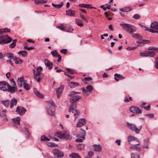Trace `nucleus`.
<instances>
[{
    "instance_id": "nucleus-39",
    "label": "nucleus",
    "mask_w": 158,
    "mask_h": 158,
    "mask_svg": "<svg viewBox=\"0 0 158 158\" xmlns=\"http://www.w3.org/2000/svg\"><path fill=\"white\" fill-rule=\"evenodd\" d=\"M77 24L79 26L82 27L83 26V24L82 23L81 21L79 19H76Z\"/></svg>"
},
{
    "instance_id": "nucleus-17",
    "label": "nucleus",
    "mask_w": 158,
    "mask_h": 158,
    "mask_svg": "<svg viewBox=\"0 0 158 158\" xmlns=\"http://www.w3.org/2000/svg\"><path fill=\"white\" fill-rule=\"evenodd\" d=\"M64 86L63 85H60L59 87L56 89V93L57 97L59 98L60 97L62 92L64 89Z\"/></svg>"
},
{
    "instance_id": "nucleus-28",
    "label": "nucleus",
    "mask_w": 158,
    "mask_h": 158,
    "mask_svg": "<svg viewBox=\"0 0 158 158\" xmlns=\"http://www.w3.org/2000/svg\"><path fill=\"white\" fill-rule=\"evenodd\" d=\"M66 14L71 16H73L75 15V11L70 10L68 11H66Z\"/></svg>"
},
{
    "instance_id": "nucleus-44",
    "label": "nucleus",
    "mask_w": 158,
    "mask_h": 158,
    "mask_svg": "<svg viewBox=\"0 0 158 158\" xmlns=\"http://www.w3.org/2000/svg\"><path fill=\"white\" fill-rule=\"evenodd\" d=\"M6 57L10 59H13L14 58V55L12 53H8L6 55Z\"/></svg>"
},
{
    "instance_id": "nucleus-46",
    "label": "nucleus",
    "mask_w": 158,
    "mask_h": 158,
    "mask_svg": "<svg viewBox=\"0 0 158 158\" xmlns=\"http://www.w3.org/2000/svg\"><path fill=\"white\" fill-rule=\"evenodd\" d=\"M138 143H136V144L132 145L130 147V148L131 149L135 150L137 146L138 145H139L140 144L139 142L138 141Z\"/></svg>"
},
{
    "instance_id": "nucleus-29",
    "label": "nucleus",
    "mask_w": 158,
    "mask_h": 158,
    "mask_svg": "<svg viewBox=\"0 0 158 158\" xmlns=\"http://www.w3.org/2000/svg\"><path fill=\"white\" fill-rule=\"evenodd\" d=\"M14 60L16 64H21L23 63V61L20 58L15 57L14 58Z\"/></svg>"
},
{
    "instance_id": "nucleus-4",
    "label": "nucleus",
    "mask_w": 158,
    "mask_h": 158,
    "mask_svg": "<svg viewBox=\"0 0 158 158\" xmlns=\"http://www.w3.org/2000/svg\"><path fill=\"white\" fill-rule=\"evenodd\" d=\"M57 136L60 139L66 140H70L72 136L70 135L68 131H64L63 132L60 131L57 133Z\"/></svg>"
},
{
    "instance_id": "nucleus-19",
    "label": "nucleus",
    "mask_w": 158,
    "mask_h": 158,
    "mask_svg": "<svg viewBox=\"0 0 158 158\" xmlns=\"http://www.w3.org/2000/svg\"><path fill=\"white\" fill-rule=\"evenodd\" d=\"M44 64L46 66L48 67L49 69H51L53 67V63L48 60H44Z\"/></svg>"
},
{
    "instance_id": "nucleus-14",
    "label": "nucleus",
    "mask_w": 158,
    "mask_h": 158,
    "mask_svg": "<svg viewBox=\"0 0 158 158\" xmlns=\"http://www.w3.org/2000/svg\"><path fill=\"white\" fill-rule=\"evenodd\" d=\"M130 110L131 112L133 113L136 114H141V110H139V108L135 106L130 107Z\"/></svg>"
},
{
    "instance_id": "nucleus-3",
    "label": "nucleus",
    "mask_w": 158,
    "mask_h": 158,
    "mask_svg": "<svg viewBox=\"0 0 158 158\" xmlns=\"http://www.w3.org/2000/svg\"><path fill=\"white\" fill-rule=\"evenodd\" d=\"M42 69L41 67L39 66L37 68H35L33 70L34 74V78L38 82L40 81L42 78L41 75H44L43 73H41Z\"/></svg>"
},
{
    "instance_id": "nucleus-35",
    "label": "nucleus",
    "mask_w": 158,
    "mask_h": 158,
    "mask_svg": "<svg viewBox=\"0 0 158 158\" xmlns=\"http://www.w3.org/2000/svg\"><path fill=\"white\" fill-rule=\"evenodd\" d=\"M52 5L54 7L56 8L60 9L63 6V3L61 2L60 4H55L53 3H52Z\"/></svg>"
},
{
    "instance_id": "nucleus-48",
    "label": "nucleus",
    "mask_w": 158,
    "mask_h": 158,
    "mask_svg": "<svg viewBox=\"0 0 158 158\" xmlns=\"http://www.w3.org/2000/svg\"><path fill=\"white\" fill-rule=\"evenodd\" d=\"M66 69L68 72L72 74H74L75 73V71L73 69H70L67 68Z\"/></svg>"
},
{
    "instance_id": "nucleus-16",
    "label": "nucleus",
    "mask_w": 158,
    "mask_h": 158,
    "mask_svg": "<svg viewBox=\"0 0 158 158\" xmlns=\"http://www.w3.org/2000/svg\"><path fill=\"white\" fill-rule=\"evenodd\" d=\"M86 120L84 118L79 120L77 124V127H80L84 125L86 123Z\"/></svg>"
},
{
    "instance_id": "nucleus-49",
    "label": "nucleus",
    "mask_w": 158,
    "mask_h": 158,
    "mask_svg": "<svg viewBox=\"0 0 158 158\" xmlns=\"http://www.w3.org/2000/svg\"><path fill=\"white\" fill-rule=\"evenodd\" d=\"M80 15L81 18L82 20H85L86 22H88V20L83 15L81 14V13H80Z\"/></svg>"
},
{
    "instance_id": "nucleus-53",
    "label": "nucleus",
    "mask_w": 158,
    "mask_h": 158,
    "mask_svg": "<svg viewBox=\"0 0 158 158\" xmlns=\"http://www.w3.org/2000/svg\"><path fill=\"white\" fill-rule=\"evenodd\" d=\"M140 17V16L138 14H135L133 16V18L135 19H137L139 18Z\"/></svg>"
},
{
    "instance_id": "nucleus-11",
    "label": "nucleus",
    "mask_w": 158,
    "mask_h": 158,
    "mask_svg": "<svg viewBox=\"0 0 158 158\" xmlns=\"http://www.w3.org/2000/svg\"><path fill=\"white\" fill-rule=\"evenodd\" d=\"M8 83L5 81H0V90L3 91H6Z\"/></svg>"
},
{
    "instance_id": "nucleus-58",
    "label": "nucleus",
    "mask_w": 158,
    "mask_h": 158,
    "mask_svg": "<svg viewBox=\"0 0 158 158\" xmlns=\"http://www.w3.org/2000/svg\"><path fill=\"white\" fill-rule=\"evenodd\" d=\"M146 116H148L150 118H152L154 117V115L153 114H145Z\"/></svg>"
},
{
    "instance_id": "nucleus-33",
    "label": "nucleus",
    "mask_w": 158,
    "mask_h": 158,
    "mask_svg": "<svg viewBox=\"0 0 158 158\" xmlns=\"http://www.w3.org/2000/svg\"><path fill=\"white\" fill-rule=\"evenodd\" d=\"M49 104L48 105L50 106V107L52 108H54L55 107V105L54 102L52 100L48 101L47 102Z\"/></svg>"
},
{
    "instance_id": "nucleus-7",
    "label": "nucleus",
    "mask_w": 158,
    "mask_h": 158,
    "mask_svg": "<svg viewBox=\"0 0 158 158\" xmlns=\"http://www.w3.org/2000/svg\"><path fill=\"white\" fill-rule=\"evenodd\" d=\"M12 39L7 35L0 36V44H7L11 42Z\"/></svg>"
},
{
    "instance_id": "nucleus-56",
    "label": "nucleus",
    "mask_w": 158,
    "mask_h": 158,
    "mask_svg": "<svg viewBox=\"0 0 158 158\" xmlns=\"http://www.w3.org/2000/svg\"><path fill=\"white\" fill-rule=\"evenodd\" d=\"M84 80L87 81H89L92 80V78L90 77H86L84 78Z\"/></svg>"
},
{
    "instance_id": "nucleus-32",
    "label": "nucleus",
    "mask_w": 158,
    "mask_h": 158,
    "mask_svg": "<svg viewBox=\"0 0 158 158\" xmlns=\"http://www.w3.org/2000/svg\"><path fill=\"white\" fill-rule=\"evenodd\" d=\"M139 25L142 28V29L145 31H148L150 32L153 31L152 30V29H150L147 28L144 25L141 24H139Z\"/></svg>"
},
{
    "instance_id": "nucleus-27",
    "label": "nucleus",
    "mask_w": 158,
    "mask_h": 158,
    "mask_svg": "<svg viewBox=\"0 0 158 158\" xmlns=\"http://www.w3.org/2000/svg\"><path fill=\"white\" fill-rule=\"evenodd\" d=\"M69 86L71 88H74L79 85V84L76 82H71L69 83Z\"/></svg>"
},
{
    "instance_id": "nucleus-9",
    "label": "nucleus",
    "mask_w": 158,
    "mask_h": 158,
    "mask_svg": "<svg viewBox=\"0 0 158 158\" xmlns=\"http://www.w3.org/2000/svg\"><path fill=\"white\" fill-rule=\"evenodd\" d=\"M139 55L141 56H150L151 57H153L155 55V52L154 51H145L143 52H140Z\"/></svg>"
},
{
    "instance_id": "nucleus-2",
    "label": "nucleus",
    "mask_w": 158,
    "mask_h": 158,
    "mask_svg": "<svg viewBox=\"0 0 158 158\" xmlns=\"http://www.w3.org/2000/svg\"><path fill=\"white\" fill-rule=\"evenodd\" d=\"M120 25L123 29H125L127 31L131 34L132 36L135 38L140 40L142 39V36L139 34H134L136 31V28L133 25L125 23H120Z\"/></svg>"
},
{
    "instance_id": "nucleus-57",
    "label": "nucleus",
    "mask_w": 158,
    "mask_h": 158,
    "mask_svg": "<svg viewBox=\"0 0 158 158\" xmlns=\"http://www.w3.org/2000/svg\"><path fill=\"white\" fill-rule=\"evenodd\" d=\"M93 152L92 151H89L88 153V155L90 158L93 156Z\"/></svg>"
},
{
    "instance_id": "nucleus-24",
    "label": "nucleus",
    "mask_w": 158,
    "mask_h": 158,
    "mask_svg": "<svg viewBox=\"0 0 158 158\" xmlns=\"http://www.w3.org/2000/svg\"><path fill=\"white\" fill-rule=\"evenodd\" d=\"M86 134L85 131L82 129H81L78 134L79 136L81 138L85 139Z\"/></svg>"
},
{
    "instance_id": "nucleus-31",
    "label": "nucleus",
    "mask_w": 158,
    "mask_h": 158,
    "mask_svg": "<svg viewBox=\"0 0 158 158\" xmlns=\"http://www.w3.org/2000/svg\"><path fill=\"white\" fill-rule=\"evenodd\" d=\"M18 54H20L23 57H26L27 56V53L26 50L20 51H19L18 53Z\"/></svg>"
},
{
    "instance_id": "nucleus-60",
    "label": "nucleus",
    "mask_w": 158,
    "mask_h": 158,
    "mask_svg": "<svg viewBox=\"0 0 158 158\" xmlns=\"http://www.w3.org/2000/svg\"><path fill=\"white\" fill-rule=\"evenodd\" d=\"M108 28L111 31H113L114 30L112 24L110 25L108 27Z\"/></svg>"
},
{
    "instance_id": "nucleus-26",
    "label": "nucleus",
    "mask_w": 158,
    "mask_h": 158,
    "mask_svg": "<svg viewBox=\"0 0 158 158\" xmlns=\"http://www.w3.org/2000/svg\"><path fill=\"white\" fill-rule=\"evenodd\" d=\"M12 120L13 123L16 125H19L20 118L19 117H18L15 118H13Z\"/></svg>"
},
{
    "instance_id": "nucleus-45",
    "label": "nucleus",
    "mask_w": 158,
    "mask_h": 158,
    "mask_svg": "<svg viewBox=\"0 0 158 158\" xmlns=\"http://www.w3.org/2000/svg\"><path fill=\"white\" fill-rule=\"evenodd\" d=\"M86 89L88 91H91L93 90V86L91 85H89L86 86Z\"/></svg>"
},
{
    "instance_id": "nucleus-40",
    "label": "nucleus",
    "mask_w": 158,
    "mask_h": 158,
    "mask_svg": "<svg viewBox=\"0 0 158 158\" xmlns=\"http://www.w3.org/2000/svg\"><path fill=\"white\" fill-rule=\"evenodd\" d=\"M51 53L53 56L55 57H57L58 55H59V54L57 52L56 50L52 51Z\"/></svg>"
},
{
    "instance_id": "nucleus-36",
    "label": "nucleus",
    "mask_w": 158,
    "mask_h": 158,
    "mask_svg": "<svg viewBox=\"0 0 158 158\" xmlns=\"http://www.w3.org/2000/svg\"><path fill=\"white\" fill-rule=\"evenodd\" d=\"M23 85L24 89L27 90L30 89L31 87V86L30 85L26 83H23Z\"/></svg>"
},
{
    "instance_id": "nucleus-20",
    "label": "nucleus",
    "mask_w": 158,
    "mask_h": 158,
    "mask_svg": "<svg viewBox=\"0 0 158 158\" xmlns=\"http://www.w3.org/2000/svg\"><path fill=\"white\" fill-rule=\"evenodd\" d=\"M24 83V80L23 77H21L18 78L17 84L19 86L21 87L23 85V83Z\"/></svg>"
},
{
    "instance_id": "nucleus-6",
    "label": "nucleus",
    "mask_w": 158,
    "mask_h": 158,
    "mask_svg": "<svg viewBox=\"0 0 158 158\" xmlns=\"http://www.w3.org/2000/svg\"><path fill=\"white\" fill-rule=\"evenodd\" d=\"M127 127L129 129L132 131H134L137 134L139 132L142 128V125L140 126L138 128L135 124L132 123H130L128 122L127 123Z\"/></svg>"
},
{
    "instance_id": "nucleus-47",
    "label": "nucleus",
    "mask_w": 158,
    "mask_h": 158,
    "mask_svg": "<svg viewBox=\"0 0 158 158\" xmlns=\"http://www.w3.org/2000/svg\"><path fill=\"white\" fill-rule=\"evenodd\" d=\"M25 134L26 135L27 137H29L30 136V133L29 131L28 130L27 128L26 127L25 128Z\"/></svg>"
},
{
    "instance_id": "nucleus-8",
    "label": "nucleus",
    "mask_w": 158,
    "mask_h": 158,
    "mask_svg": "<svg viewBox=\"0 0 158 158\" xmlns=\"http://www.w3.org/2000/svg\"><path fill=\"white\" fill-rule=\"evenodd\" d=\"M150 29H152V33H157L158 34V22L154 21L151 23L150 26Z\"/></svg>"
},
{
    "instance_id": "nucleus-55",
    "label": "nucleus",
    "mask_w": 158,
    "mask_h": 158,
    "mask_svg": "<svg viewBox=\"0 0 158 158\" xmlns=\"http://www.w3.org/2000/svg\"><path fill=\"white\" fill-rule=\"evenodd\" d=\"M136 48V47H128L126 48V49L128 50H134Z\"/></svg>"
},
{
    "instance_id": "nucleus-37",
    "label": "nucleus",
    "mask_w": 158,
    "mask_h": 158,
    "mask_svg": "<svg viewBox=\"0 0 158 158\" xmlns=\"http://www.w3.org/2000/svg\"><path fill=\"white\" fill-rule=\"evenodd\" d=\"M137 43L140 44H149L150 43V41L148 40H142L140 41H137Z\"/></svg>"
},
{
    "instance_id": "nucleus-43",
    "label": "nucleus",
    "mask_w": 158,
    "mask_h": 158,
    "mask_svg": "<svg viewBox=\"0 0 158 158\" xmlns=\"http://www.w3.org/2000/svg\"><path fill=\"white\" fill-rule=\"evenodd\" d=\"M40 139L42 141H49L50 139H49L45 135H43L41 136L40 138Z\"/></svg>"
},
{
    "instance_id": "nucleus-10",
    "label": "nucleus",
    "mask_w": 158,
    "mask_h": 158,
    "mask_svg": "<svg viewBox=\"0 0 158 158\" xmlns=\"http://www.w3.org/2000/svg\"><path fill=\"white\" fill-rule=\"evenodd\" d=\"M52 152L54 155L57 157H61L64 156L63 152L58 149L54 148L52 150Z\"/></svg>"
},
{
    "instance_id": "nucleus-52",
    "label": "nucleus",
    "mask_w": 158,
    "mask_h": 158,
    "mask_svg": "<svg viewBox=\"0 0 158 158\" xmlns=\"http://www.w3.org/2000/svg\"><path fill=\"white\" fill-rule=\"evenodd\" d=\"M1 115L0 116L1 117H6V111L4 110H3L1 112Z\"/></svg>"
},
{
    "instance_id": "nucleus-64",
    "label": "nucleus",
    "mask_w": 158,
    "mask_h": 158,
    "mask_svg": "<svg viewBox=\"0 0 158 158\" xmlns=\"http://www.w3.org/2000/svg\"><path fill=\"white\" fill-rule=\"evenodd\" d=\"M75 141L76 142H82L83 141V140L81 139L78 138L75 140Z\"/></svg>"
},
{
    "instance_id": "nucleus-30",
    "label": "nucleus",
    "mask_w": 158,
    "mask_h": 158,
    "mask_svg": "<svg viewBox=\"0 0 158 158\" xmlns=\"http://www.w3.org/2000/svg\"><path fill=\"white\" fill-rule=\"evenodd\" d=\"M34 93L35 95L38 97L43 98H44V95L40 93L39 91L36 90H34Z\"/></svg>"
},
{
    "instance_id": "nucleus-23",
    "label": "nucleus",
    "mask_w": 158,
    "mask_h": 158,
    "mask_svg": "<svg viewBox=\"0 0 158 158\" xmlns=\"http://www.w3.org/2000/svg\"><path fill=\"white\" fill-rule=\"evenodd\" d=\"M127 139L129 143L133 141H139L138 139L136 137L132 135H129L127 137Z\"/></svg>"
},
{
    "instance_id": "nucleus-15",
    "label": "nucleus",
    "mask_w": 158,
    "mask_h": 158,
    "mask_svg": "<svg viewBox=\"0 0 158 158\" xmlns=\"http://www.w3.org/2000/svg\"><path fill=\"white\" fill-rule=\"evenodd\" d=\"M54 108H52L50 107L49 105L47 106L46 107V110L48 114L51 116H54L55 112L52 110Z\"/></svg>"
},
{
    "instance_id": "nucleus-61",
    "label": "nucleus",
    "mask_w": 158,
    "mask_h": 158,
    "mask_svg": "<svg viewBox=\"0 0 158 158\" xmlns=\"http://www.w3.org/2000/svg\"><path fill=\"white\" fill-rule=\"evenodd\" d=\"M115 143L117 144L118 145H120L121 144V140H116L115 141Z\"/></svg>"
},
{
    "instance_id": "nucleus-1",
    "label": "nucleus",
    "mask_w": 158,
    "mask_h": 158,
    "mask_svg": "<svg viewBox=\"0 0 158 158\" xmlns=\"http://www.w3.org/2000/svg\"><path fill=\"white\" fill-rule=\"evenodd\" d=\"M80 93L79 92L75 91H71L69 93V96L71 97L70 98V102L71 104L69 106V112L70 113H72L73 114V115L75 116L74 121H75L76 118H77L80 114V112L78 110H76L77 104L74 103L75 102L78 101L81 98V97L78 95H76V94Z\"/></svg>"
},
{
    "instance_id": "nucleus-42",
    "label": "nucleus",
    "mask_w": 158,
    "mask_h": 158,
    "mask_svg": "<svg viewBox=\"0 0 158 158\" xmlns=\"http://www.w3.org/2000/svg\"><path fill=\"white\" fill-rule=\"evenodd\" d=\"M114 76L116 77L119 80H122L124 78V77L122 75L117 73L114 74Z\"/></svg>"
},
{
    "instance_id": "nucleus-59",
    "label": "nucleus",
    "mask_w": 158,
    "mask_h": 158,
    "mask_svg": "<svg viewBox=\"0 0 158 158\" xmlns=\"http://www.w3.org/2000/svg\"><path fill=\"white\" fill-rule=\"evenodd\" d=\"M143 147L147 149L148 148V145L147 142H146L145 143V144L143 146Z\"/></svg>"
},
{
    "instance_id": "nucleus-54",
    "label": "nucleus",
    "mask_w": 158,
    "mask_h": 158,
    "mask_svg": "<svg viewBox=\"0 0 158 158\" xmlns=\"http://www.w3.org/2000/svg\"><path fill=\"white\" fill-rule=\"evenodd\" d=\"M67 49H62L60 50V52L63 54H65L67 53Z\"/></svg>"
},
{
    "instance_id": "nucleus-18",
    "label": "nucleus",
    "mask_w": 158,
    "mask_h": 158,
    "mask_svg": "<svg viewBox=\"0 0 158 158\" xmlns=\"http://www.w3.org/2000/svg\"><path fill=\"white\" fill-rule=\"evenodd\" d=\"M79 6L81 8H85L88 9L95 8L92 7L90 4H85L84 3L80 4L79 5Z\"/></svg>"
},
{
    "instance_id": "nucleus-41",
    "label": "nucleus",
    "mask_w": 158,
    "mask_h": 158,
    "mask_svg": "<svg viewBox=\"0 0 158 158\" xmlns=\"http://www.w3.org/2000/svg\"><path fill=\"white\" fill-rule=\"evenodd\" d=\"M131 156V158H139V156L136 153H132Z\"/></svg>"
},
{
    "instance_id": "nucleus-12",
    "label": "nucleus",
    "mask_w": 158,
    "mask_h": 158,
    "mask_svg": "<svg viewBox=\"0 0 158 158\" xmlns=\"http://www.w3.org/2000/svg\"><path fill=\"white\" fill-rule=\"evenodd\" d=\"M16 111L20 115L25 114L26 110L23 107L18 106L16 108Z\"/></svg>"
},
{
    "instance_id": "nucleus-5",
    "label": "nucleus",
    "mask_w": 158,
    "mask_h": 158,
    "mask_svg": "<svg viewBox=\"0 0 158 158\" xmlns=\"http://www.w3.org/2000/svg\"><path fill=\"white\" fill-rule=\"evenodd\" d=\"M17 102V99L16 98H14L11 99V101L8 100L1 101V102L4 105L5 107H8L10 105V108H12L14 106H15Z\"/></svg>"
},
{
    "instance_id": "nucleus-51",
    "label": "nucleus",
    "mask_w": 158,
    "mask_h": 158,
    "mask_svg": "<svg viewBox=\"0 0 158 158\" xmlns=\"http://www.w3.org/2000/svg\"><path fill=\"white\" fill-rule=\"evenodd\" d=\"M5 30H7V31L8 32H10V29H8L7 28H5L3 29H1L0 30V35L1 34H2L3 32V31H4Z\"/></svg>"
},
{
    "instance_id": "nucleus-22",
    "label": "nucleus",
    "mask_w": 158,
    "mask_h": 158,
    "mask_svg": "<svg viewBox=\"0 0 158 158\" xmlns=\"http://www.w3.org/2000/svg\"><path fill=\"white\" fill-rule=\"evenodd\" d=\"M93 147L95 151L98 152H101L102 149V146L99 144H94Z\"/></svg>"
},
{
    "instance_id": "nucleus-50",
    "label": "nucleus",
    "mask_w": 158,
    "mask_h": 158,
    "mask_svg": "<svg viewBox=\"0 0 158 158\" xmlns=\"http://www.w3.org/2000/svg\"><path fill=\"white\" fill-rule=\"evenodd\" d=\"M84 145L83 144H81L77 146V148L78 149L82 150L84 147Z\"/></svg>"
},
{
    "instance_id": "nucleus-25",
    "label": "nucleus",
    "mask_w": 158,
    "mask_h": 158,
    "mask_svg": "<svg viewBox=\"0 0 158 158\" xmlns=\"http://www.w3.org/2000/svg\"><path fill=\"white\" fill-rule=\"evenodd\" d=\"M132 10L131 7L130 6L124 7L123 8L119 9V10L122 12H127Z\"/></svg>"
},
{
    "instance_id": "nucleus-13",
    "label": "nucleus",
    "mask_w": 158,
    "mask_h": 158,
    "mask_svg": "<svg viewBox=\"0 0 158 158\" xmlns=\"http://www.w3.org/2000/svg\"><path fill=\"white\" fill-rule=\"evenodd\" d=\"M17 89V88L15 86H12L8 83L6 91H8L11 93L14 94L15 93Z\"/></svg>"
},
{
    "instance_id": "nucleus-62",
    "label": "nucleus",
    "mask_w": 158,
    "mask_h": 158,
    "mask_svg": "<svg viewBox=\"0 0 158 158\" xmlns=\"http://www.w3.org/2000/svg\"><path fill=\"white\" fill-rule=\"evenodd\" d=\"M57 57H58V60H57V61L59 62H60L61 59V56L59 54V55H58V56Z\"/></svg>"
},
{
    "instance_id": "nucleus-34",
    "label": "nucleus",
    "mask_w": 158,
    "mask_h": 158,
    "mask_svg": "<svg viewBox=\"0 0 158 158\" xmlns=\"http://www.w3.org/2000/svg\"><path fill=\"white\" fill-rule=\"evenodd\" d=\"M69 156L72 158H81L79 155L76 153H72L69 155Z\"/></svg>"
},
{
    "instance_id": "nucleus-63",
    "label": "nucleus",
    "mask_w": 158,
    "mask_h": 158,
    "mask_svg": "<svg viewBox=\"0 0 158 158\" xmlns=\"http://www.w3.org/2000/svg\"><path fill=\"white\" fill-rule=\"evenodd\" d=\"M49 143L51 144L50 146L52 147H56L58 146L57 144H56L54 143Z\"/></svg>"
},
{
    "instance_id": "nucleus-38",
    "label": "nucleus",
    "mask_w": 158,
    "mask_h": 158,
    "mask_svg": "<svg viewBox=\"0 0 158 158\" xmlns=\"http://www.w3.org/2000/svg\"><path fill=\"white\" fill-rule=\"evenodd\" d=\"M35 0L34 2L36 4H40L41 3H46L47 1L45 0Z\"/></svg>"
},
{
    "instance_id": "nucleus-21",
    "label": "nucleus",
    "mask_w": 158,
    "mask_h": 158,
    "mask_svg": "<svg viewBox=\"0 0 158 158\" xmlns=\"http://www.w3.org/2000/svg\"><path fill=\"white\" fill-rule=\"evenodd\" d=\"M57 27L60 30L63 31H66L68 32H71V30L67 31V29L66 28L64 25L63 24H60L58 25Z\"/></svg>"
}]
</instances>
